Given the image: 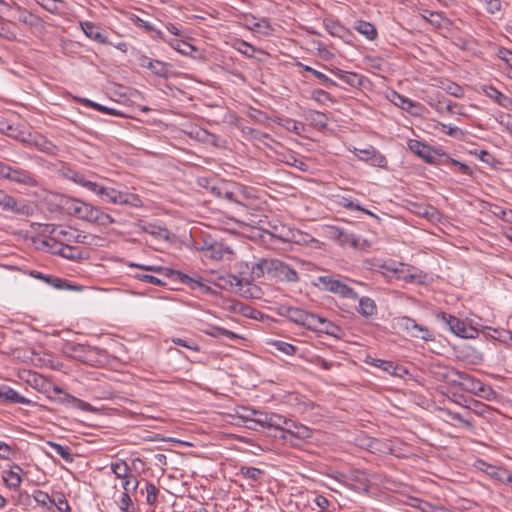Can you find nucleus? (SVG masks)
Returning a JSON list of instances; mask_svg holds the SVG:
<instances>
[{
    "mask_svg": "<svg viewBox=\"0 0 512 512\" xmlns=\"http://www.w3.org/2000/svg\"><path fill=\"white\" fill-rule=\"evenodd\" d=\"M442 377L445 381L452 385L459 386L462 390L476 395L479 390L481 381L469 375L466 372L459 371L455 368L445 367Z\"/></svg>",
    "mask_w": 512,
    "mask_h": 512,
    "instance_id": "obj_3",
    "label": "nucleus"
},
{
    "mask_svg": "<svg viewBox=\"0 0 512 512\" xmlns=\"http://www.w3.org/2000/svg\"><path fill=\"white\" fill-rule=\"evenodd\" d=\"M111 471L117 478H127L130 473V468L124 460L112 462L110 465Z\"/></svg>",
    "mask_w": 512,
    "mask_h": 512,
    "instance_id": "obj_41",
    "label": "nucleus"
},
{
    "mask_svg": "<svg viewBox=\"0 0 512 512\" xmlns=\"http://www.w3.org/2000/svg\"><path fill=\"white\" fill-rule=\"evenodd\" d=\"M278 430L281 432L280 438L293 447L300 446L303 440L312 436V431L307 426L287 418L282 428Z\"/></svg>",
    "mask_w": 512,
    "mask_h": 512,
    "instance_id": "obj_4",
    "label": "nucleus"
},
{
    "mask_svg": "<svg viewBox=\"0 0 512 512\" xmlns=\"http://www.w3.org/2000/svg\"><path fill=\"white\" fill-rule=\"evenodd\" d=\"M240 474L252 481H258L264 474V471L256 467L243 466L240 469Z\"/></svg>",
    "mask_w": 512,
    "mask_h": 512,
    "instance_id": "obj_48",
    "label": "nucleus"
},
{
    "mask_svg": "<svg viewBox=\"0 0 512 512\" xmlns=\"http://www.w3.org/2000/svg\"><path fill=\"white\" fill-rule=\"evenodd\" d=\"M51 234L56 235L62 241L74 242V243H86L87 235L82 232H78L77 230L63 229L60 227H53L50 231Z\"/></svg>",
    "mask_w": 512,
    "mask_h": 512,
    "instance_id": "obj_21",
    "label": "nucleus"
},
{
    "mask_svg": "<svg viewBox=\"0 0 512 512\" xmlns=\"http://www.w3.org/2000/svg\"><path fill=\"white\" fill-rule=\"evenodd\" d=\"M64 242L56 235L49 237L43 241V245L48 251L55 255H60Z\"/></svg>",
    "mask_w": 512,
    "mask_h": 512,
    "instance_id": "obj_42",
    "label": "nucleus"
},
{
    "mask_svg": "<svg viewBox=\"0 0 512 512\" xmlns=\"http://www.w3.org/2000/svg\"><path fill=\"white\" fill-rule=\"evenodd\" d=\"M29 141L27 146L28 147H34L37 150L48 154V155H55L57 152V146L50 140H48L46 137L40 134L32 135L31 133H28Z\"/></svg>",
    "mask_w": 512,
    "mask_h": 512,
    "instance_id": "obj_17",
    "label": "nucleus"
},
{
    "mask_svg": "<svg viewBox=\"0 0 512 512\" xmlns=\"http://www.w3.org/2000/svg\"><path fill=\"white\" fill-rule=\"evenodd\" d=\"M80 28L89 39L100 43L112 45V42L101 32V28L90 21H80Z\"/></svg>",
    "mask_w": 512,
    "mask_h": 512,
    "instance_id": "obj_18",
    "label": "nucleus"
},
{
    "mask_svg": "<svg viewBox=\"0 0 512 512\" xmlns=\"http://www.w3.org/2000/svg\"><path fill=\"white\" fill-rule=\"evenodd\" d=\"M90 223H95L101 226H109L115 222L114 218L102 211L99 207L91 206L89 215L86 220Z\"/></svg>",
    "mask_w": 512,
    "mask_h": 512,
    "instance_id": "obj_24",
    "label": "nucleus"
},
{
    "mask_svg": "<svg viewBox=\"0 0 512 512\" xmlns=\"http://www.w3.org/2000/svg\"><path fill=\"white\" fill-rule=\"evenodd\" d=\"M280 315L309 330H318L317 322L321 321L319 315L309 313L299 307L282 306L280 308Z\"/></svg>",
    "mask_w": 512,
    "mask_h": 512,
    "instance_id": "obj_5",
    "label": "nucleus"
},
{
    "mask_svg": "<svg viewBox=\"0 0 512 512\" xmlns=\"http://www.w3.org/2000/svg\"><path fill=\"white\" fill-rule=\"evenodd\" d=\"M99 197L105 202L120 205L123 196L122 191L116 190L113 187L103 186Z\"/></svg>",
    "mask_w": 512,
    "mask_h": 512,
    "instance_id": "obj_35",
    "label": "nucleus"
},
{
    "mask_svg": "<svg viewBox=\"0 0 512 512\" xmlns=\"http://www.w3.org/2000/svg\"><path fill=\"white\" fill-rule=\"evenodd\" d=\"M21 472L22 468L17 464H14L9 471L4 472L2 479L9 489L16 491L20 487L22 482Z\"/></svg>",
    "mask_w": 512,
    "mask_h": 512,
    "instance_id": "obj_25",
    "label": "nucleus"
},
{
    "mask_svg": "<svg viewBox=\"0 0 512 512\" xmlns=\"http://www.w3.org/2000/svg\"><path fill=\"white\" fill-rule=\"evenodd\" d=\"M205 334L213 338H224L229 341H237L242 337L228 329L216 325H210L205 331Z\"/></svg>",
    "mask_w": 512,
    "mask_h": 512,
    "instance_id": "obj_27",
    "label": "nucleus"
},
{
    "mask_svg": "<svg viewBox=\"0 0 512 512\" xmlns=\"http://www.w3.org/2000/svg\"><path fill=\"white\" fill-rule=\"evenodd\" d=\"M146 501L149 505H155L157 502V496L159 494L158 488L150 482H147L146 484Z\"/></svg>",
    "mask_w": 512,
    "mask_h": 512,
    "instance_id": "obj_55",
    "label": "nucleus"
},
{
    "mask_svg": "<svg viewBox=\"0 0 512 512\" xmlns=\"http://www.w3.org/2000/svg\"><path fill=\"white\" fill-rule=\"evenodd\" d=\"M265 274L279 281L297 282L298 273L285 262L276 258H261L251 266V277L259 279Z\"/></svg>",
    "mask_w": 512,
    "mask_h": 512,
    "instance_id": "obj_1",
    "label": "nucleus"
},
{
    "mask_svg": "<svg viewBox=\"0 0 512 512\" xmlns=\"http://www.w3.org/2000/svg\"><path fill=\"white\" fill-rule=\"evenodd\" d=\"M366 363L374 366V367H377V368H380L382 369L383 371L391 374V369L393 368V361H387V360H382V359H377V358H368L366 360Z\"/></svg>",
    "mask_w": 512,
    "mask_h": 512,
    "instance_id": "obj_51",
    "label": "nucleus"
},
{
    "mask_svg": "<svg viewBox=\"0 0 512 512\" xmlns=\"http://www.w3.org/2000/svg\"><path fill=\"white\" fill-rule=\"evenodd\" d=\"M0 37L8 40V41H15L17 39L16 33L4 23L0 22Z\"/></svg>",
    "mask_w": 512,
    "mask_h": 512,
    "instance_id": "obj_59",
    "label": "nucleus"
},
{
    "mask_svg": "<svg viewBox=\"0 0 512 512\" xmlns=\"http://www.w3.org/2000/svg\"><path fill=\"white\" fill-rule=\"evenodd\" d=\"M254 415L253 423L261 427L274 428L278 430L285 423V417L276 413H268L257 410H251Z\"/></svg>",
    "mask_w": 512,
    "mask_h": 512,
    "instance_id": "obj_14",
    "label": "nucleus"
},
{
    "mask_svg": "<svg viewBox=\"0 0 512 512\" xmlns=\"http://www.w3.org/2000/svg\"><path fill=\"white\" fill-rule=\"evenodd\" d=\"M439 164L440 165L452 164V165L456 166L461 171V173H463L465 175L472 174V170L468 165H466L465 163L459 162L456 159L451 158L447 153L441 154V159H439Z\"/></svg>",
    "mask_w": 512,
    "mask_h": 512,
    "instance_id": "obj_39",
    "label": "nucleus"
},
{
    "mask_svg": "<svg viewBox=\"0 0 512 512\" xmlns=\"http://www.w3.org/2000/svg\"><path fill=\"white\" fill-rule=\"evenodd\" d=\"M171 342L174 343L175 345L185 347L194 352L200 351L199 345L191 339H182V338H178V337H173V338H171Z\"/></svg>",
    "mask_w": 512,
    "mask_h": 512,
    "instance_id": "obj_53",
    "label": "nucleus"
},
{
    "mask_svg": "<svg viewBox=\"0 0 512 512\" xmlns=\"http://www.w3.org/2000/svg\"><path fill=\"white\" fill-rule=\"evenodd\" d=\"M48 446L66 462L72 463L74 461L71 449L68 446H63L55 442H48Z\"/></svg>",
    "mask_w": 512,
    "mask_h": 512,
    "instance_id": "obj_40",
    "label": "nucleus"
},
{
    "mask_svg": "<svg viewBox=\"0 0 512 512\" xmlns=\"http://www.w3.org/2000/svg\"><path fill=\"white\" fill-rule=\"evenodd\" d=\"M132 267H137L145 271H151L165 277H170L177 280V273H181L180 271H176L170 268L162 267V266H150V265H142V264H130Z\"/></svg>",
    "mask_w": 512,
    "mask_h": 512,
    "instance_id": "obj_33",
    "label": "nucleus"
},
{
    "mask_svg": "<svg viewBox=\"0 0 512 512\" xmlns=\"http://www.w3.org/2000/svg\"><path fill=\"white\" fill-rule=\"evenodd\" d=\"M39 4L46 11L55 15L62 14V10L67 6V3L64 0H41Z\"/></svg>",
    "mask_w": 512,
    "mask_h": 512,
    "instance_id": "obj_37",
    "label": "nucleus"
},
{
    "mask_svg": "<svg viewBox=\"0 0 512 512\" xmlns=\"http://www.w3.org/2000/svg\"><path fill=\"white\" fill-rule=\"evenodd\" d=\"M357 299L359 301L358 313L360 315H362L363 317H366V318L376 315L377 306H376L375 301L372 298L363 296L360 298L358 297Z\"/></svg>",
    "mask_w": 512,
    "mask_h": 512,
    "instance_id": "obj_30",
    "label": "nucleus"
},
{
    "mask_svg": "<svg viewBox=\"0 0 512 512\" xmlns=\"http://www.w3.org/2000/svg\"><path fill=\"white\" fill-rule=\"evenodd\" d=\"M9 137L11 138H14L24 144H28V141H29V137H28V134L25 133V132H22V131H18L17 129H14L13 130H9L7 133H6Z\"/></svg>",
    "mask_w": 512,
    "mask_h": 512,
    "instance_id": "obj_63",
    "label": "nucleus"
},
{
    "mask_svg": "<svg viewBox=\"0 0 512 512\" xmlns=\"http://www.w3.org/2000/svg\"><path fill=\"white\" fill-rule=\"evenodd\" d=\"M392 97H393L392 102L396 106L400 107L401 109H403L411 114H417V112L414 111V109L421 107L420 103L414 102L413 100H411L397 92H393Z\"/></svg>",
    "mask_w": 512,
    "mask_h": 512,
    "instance_id": "obj_28",
    "label": "nucleus"
},
{
    "mask_svg": "<svg viewBox=\"0 0 512 512\" xmlns=\"http://www.w3.org/2000/svg\"><path fill=\"white\" fill-rule=\"evenodd\" d=\"M428 104L432 108H434L438 113H441V114H443V113L454 114V113H456V111L454 109L458 107V104L453 103L449 100H446L443 96H442V98H438V99L431 98L428 101Z\"/></svg>",
    "mask_w": 512,
    "mask_h": 512,
    "instance_id": "obj_29",
    "label": "nucleus"
},
{
    "mask_svg": "<svg viewBox=\"0 0 512 512\" xmlns=\"http://www.w3.org/2000/svg\"><path fill=\"white\" fill-rule=\"evenodd\" d=\"M476 396H479L485 400L491 401L494 400L497 396V393L493 390L490 385L484 384L481 382L479 390L476 393Z\"/></svg>",
    "mask_w": 512,
    "mask_h": 512,
    "instance_id": "obj_50",
    "label": "nucleus"
},
{
    "mask_svg": "<svg viewBox=\"0 0 512 512\" xmlns=\"http://www.w3.org/2000/svg\"><path fill=\"white\" fill-rule=\"evenodd\" d=\"M317 281L318 285L326 291L347 299L356 300L358 298V294L351 287L331 276H319Z\"/></svg>",
    "mask_w": 512,
    "mask_h": 512,
    "instance_id": "obj_9",
    "label": "nucleus"
},
{
    "mask_svg": "<svg viewBox=\"0 0 512 512\" xmlns=\"http://www.w3.org/2000/svg\"><path fill=\"white\" fill-rule=\"evenodd\" d=\"M167 42L173 49H175L183 55H189L192 51L195 50V48L192 45L182 40L173 39Z\"/></svg>",
    "mask_w": 512,
    "mask_h": 512,
    "instance_id": "obj_47",
    "label": "nucleus"
},
{
    "mask_svg": "<svg viewBox=\"0 0 512 512\" xmlns=\"http://www.w3.org/2000/svg\"><path fill=\"white\" fill-rule=\"evenodd\" d=\"M270 345L273 346L277 351L289 356L294 355L297 350L294 345L281 340H273L270 342Z\"/></svg>",
    "mask_w": 512,
    "mask_h": 512,
    "instance_id": "obj_45",
    "label": "nucleus"
},
{
    "mask_svg": "<svg viewBox=\"0 0 512 512\" xmlns=\"http://www.w3.org/2000/svg\"><path fill=\"white\" fill-rule=\"evenodd\" d=\"M340 80L351 87H360L363 84V77L355 72L346 71Z\"/></svg>",
    "mask_w": 512,
    "mask_h": 512,
    "instance_id": "obj_46",
    "label": "nucleus"
},
{
    "mask_svg": "<svg viewBox=\"0 0 512 512\" xmlns=\"http://www.w3.org/2000/svg\"><path fill=\"white\" fill-rule=\"evenodd\" d=\"M26 382L38 392L49 396L51 381L46 379L43 375L37 372H29Z\"/></svg>",
    "mask_w": 512,
    "mask_h": 512,
    "instance_id": "obj_22",
    "label": "nucleus"
},
{
    "mask_svg": "<svg viewBox=\"0 0 512 512\" xmlns=\"http://www.w3.org/2000/svg\"><path fill=\"white\" fill-rule=\"evenodd\" d=\"M0 179L9 180L27 187H37L39 182L29 170L0 161Z\"/></svg>",
    "mask_w": 512,
    "mask_h": 512,
    "instance_id": "obj_2",
    "label": "nucleus"
},
{
    "mask_svg": "<svg viewBox=\"0 0 512 512\" xmlns=\"http://www.w3.org/2000/svg\"><path fill=\"white\" fill-rule=\"evenodd\" d=\"M498 57L505 61L510 68H512V52L506 48H500L498 51Z\"/></svg>",
    "mask_w": 512,
    "mask_h": 512,
    "instance_id": "obj_64",
    "label": "nucleus"
},
{
    "mask_svg": "<svg viewBox=\"0 0 512 512\" xmlns=\"http://www.w3.org/2000/svg\"><path fill=\"white\" fill-rule=\"evenodd\" d=\"M437 318L445 323L449 330L454 333L456 336L465 338V339H473L478 336V330L467 326L465 322L453 315L447 314L445 312H440L437 314Z\"/></svg>",
    "mask_w": 512,
    "mask_h": 512,
    "instance_id": "obj_7",
    "label": "nucleus"
},
{
    "mask_svg": "<svg viewBox=\"0 0 512 512\" xmlns=\"http://www.w3.org/2000/svg\"><path fill=\"white\" fill-rule=\"evenodd\" d=\"M331 234L339 245L343 247L349 246L355 249H366L369 246L365 239L341 227H332Z\"/></svg>",
    "mask_w": 512,
    "mask_h": 512,
    "instance_id": "obj_12",
    "label": "nucleus"
},
{
    "mask_svg": "<svg viewBox=\"0 0 512 512\" xmlns=\"http://www.w3.org/2000/svg\"><path fill=\"white\" fill-rule=\"evenodd\" d=\"M177 280L180 283L188 286L192 290L199 289L203 294H214L213 289L210 286L203 283L202 278L200 276L194 278L185 273H177Z\"/></svg>",
    "mask_w": 512,
    "mask_h": 512,
    "instance_id": "obj_20",
    "label": "nucleus"
},
{
    "mask_svg": "<svg viewBox=\"0 0 512 512\" xmlns=\"http://www.w3.org/2000/svg\"><path fill=\"white\" fill-rule=\"evenodd\" d=\"M80 186H82V187L86 188L87 190L93 192L97 196H100L102 188H103V185L88 179L86 175H84V177H83V179H82V181L80 183Z\"/></svg>",
    "mask_w": 512,
    "mask_h": 512,
    "instance_id": "obj_52",
    "label": "nucleus"
},
{
    "mask_svg": "<svg viewBox=\"0 0 512 512\" xmlns=\"http://www.w3.org/2000/svg\"><path fill=\"white\" fill-rule=\"evenodd\" d=\"M319 322H317L318 330L317 332H322L330 336L337 337L338 333L341 331L340 327L336 324L332 323L331 321L323 318L320 316Z\"/></svg>",
    "mask_w": 512,
    "mask_h": 512,
    "instance_id": "obj_38",
    "label": "nucleus"
},
{
    "mask_svg": "<svg viewBox=\"0 0 512 512\" xmlns=\"http://www.w3.org/2000/svg\"><path fill=\"white\" fill-rule=\"evenodd\" d=\"M135 277L140 280V281H143V282H146V283H150V284H153L155 286H163L165 285V282L156 277V276H153V275H149V274H144V273H137L135 274Z\"/></svg>",
    "mask_w": 512,
    "mask_h": 512,
    "instance_id": "obj_57",
    "label": "nucleus"
},
{
    "mask_svg": "<svg viewBox=\"0 0 512 512\" xmlns=\"http://www.w3.org/2000/svg\"><path fill=\"white\" fill-rule=\"evenodd\" d=\"M122 196L120 205H126L134 208H140L143 206V201L137 194L122 191Z\"/></svg>",
    "mask_w": 512,
    "mask_h": 512,
    "instance_id": "obj_43",
    "label": "nucleus"
},
{
    "mask_svg": "<svg viewBox=\"0 0 512 512\" xmlns=\"http://www.w3.org/2000/svg\"><path fill=\"white\" fill-rule=\"evenodd\" d=\"M383 268H385L387 271L393 272L397 280H402L406 283H414L416 281L419 283L423 282L421 280L422 276L416 272H413V267L407 266L403 263H399L397 266L384 264Z\"/></svg>",
    "mask_w": 512,
    "mask_h": 512,
    "instance_id": "obj_15",
    "label": "nucleus"
},
{
    "mask_svg": "<svg viewBox=\"0 0 512 512\" xmlns=\"http://www.w3.org/2000/svg\"><path fill=\"white\" fill-rule=\"evenodd\" d=\"M19 21L31 27L36 26L39 23V19L28 11L21 12Z\"/></svg>",
    "mask_w": 512,
    "mask_h": 512,
    "instance_id": "obj_58",
    "label": "nucleus"
},
{
    "mask_svg": "<svg viewBox=\"0 0 512 512\" xmlns=\"http://www.w3.org/2000/svg\"><path fill=\"white\" fill-rule=\"evenodd\" d=\"M30 275L36 279H40V280L46 282L47 284L53 286L56 289H68V290L74 289V287L72 285L68 284L66 280L61 279L59 277H55L52 275H46V274H43L36 270H32L30 272Z\"/></svg>",
    "mask_w": 512,
    "mask_h": 512,
    "instance_id": "obj_26",
    "label": "nucleus"
},
{
    "mask_svg": "<svg viewBox=\"0 0 512 512\" xmlns=\"http://www.w3.org/2000/svg\"><path fill=\"white\" fill-rule=\"evenodd\" d=\"M3 389L4 390L2 400H5L9 403L22 405H30L32 403L31 400L20 395L16 390L7 385H5Z\"/></svg>",
    "mask_w": 512,
    "mask_h": 512,
    "instance_id": "obj_31",
    "label": "nucleus"
},
{
    "mask_svg": "<svg viewBox=\"0 0 512 512\" xmlns=\"http://www.w3.org/2000/svg\"><path fill=\"white\" fill-rule=\"evenodd\" d=\"M407 146L410 151L414 154L422 158L425 162L429 164H439V159H441V154L445 153L442 150L434 149L428 144L421 142L416 139H410L407 142Z\"/></svg>",
    "mask_w": 512,
    "mask_h": 512,
    "instance_id": "obj_11",
    "label": "nucleus"
},
{
    "mask_svg": "<svg viewBox=\"0 0 512 512\" xmlns=\"http://www.w3.org/2000/svg\"><path fill=\"white\" fill-rule=\"evenodd\" d=\"M64 351L68 356L89 365L98 362L97 357L100 353V350L96 347L73 342L66 343Z\"/></svg>",
    "mask_w": 512,
    "mask_h": 512,
    "instance_id": "obj_6",
    "label": "nucleus"
},
{
    "mask_svg": "<svg viewBox=\"0 0 512 512\" xmlns=\"http://www.w3.org/2000/svg\"><path fill=\"white\" fill-rule=\"evenodd\" d=\"M398 326L401 330L408 333L411 337L428 341H434L435 335L427 327L418 324L414 319L403 316L398 320Z\"/></svg>",
    "mask_w": 512,
    "mask_h": 512,
    "instance_id": "obj_10",
    "label": "nucleus"
},
{
    "mask_svg": "<svg viewBox=\"0 0 512 512\" xmlns=\"http://www.w3.org/2000/svg\"><path fill=\"white\" fill-rule=\"evenodd\" d=\"M224 249L223 246L213 241L207 248L206 256L213 260H221L223 258Z\"/></svg>",
    "mask_w": 512,
    "mask_h": 512,
    "instance_id": "obj_49",
    "label": "nucleus"
},
{
    "mask_svg": "<svg viewBox=\"0 0 512 512\" xmlns=\"http://www.w3.org/2000/svg\"><path fill=\"white\" fill-rule=\"evenodd\" d=\"M122 487L128 493L131 489H137L138 481L133 475L129 474L127 478H122Z\"/></svg>",
    "mask_w": 512,
    "mask_h": 512,
    "instance_id": "obj_62",
    "label": "nucleus"
},
{
    "mask_svg": "<svg viewBox=\"0 0 512 512\" xmlns=\"http://www.w3.org/2000/svg\"><path fill=\"white\" fill-rule=\"evenodd\" d=\"M340 204L344 207V208H347V209H350V210H358V211H363L365 212L366 214H369V215H373L372 212L368 211V210H365L364 208H362L360 206V204L358 202H355L354 200H352L351 198H346V197H343L340 201Z\"/></svg>",
    "mask_w": 512,
    "mask_h": 512,
    "instance_id": "obj_56",
    "label": "nucleus"
},
{
    "mask_svg": "<svg viewBox=\"0 0 512 512\" xmlns=\"http://www.w3.org/2000/svg\"><path fill=\"white\" fill-rule=\"evenodd\" d=\"M81 102L86 106V107H89V108H93L94 110L98 111V112H102V113H105V114H109V115H114V116H118L120 115V112L116 109H113V108H109V107H106L104 105H101L99 103H96L92 100H89V99H83L81 100Z\"/></svg>",
    "mask_w": 512,
    "mask_h": 512,
    "instance_id": "obj_44",
    "label": "nucleus"
},
{
    "mask_svg": "<svg viewBox=\"0 0 512 512\" xmlns=\"http://www.w3.org/2000/svg\"><path fill=\"white\" fill-rule=\"evenodd\" d=\"M84 175H85L84 173L70 169V168L67 169L66 172H64L65 178H67L70 181H73L74 183H76L78 185H80Z\"/></svg>",
    "mask_w": 512,
    "mask_h": 512,
    "instance_id": "obj_61",
    "label": "nucleus"
},
{
    "mask_svg": "<svg viewBox=\"0 0 512 512\" xmlns=\"http://www.w3.org/2000/svg\"><path fill=\"white\" fill-rule=\"evenodd\" d=\"M53 401L57 402L58 404L70 406L85 412H91L94 410L91 404L79 398H76L75 396L71 395L66 391L61 396H55L53 398Z\"/></svg>",
    "mask_w": 512,
    "mask_h": 512,
    "instance_id": "obj_19",
    "label": "nucleus"
},
{
    "mask_svg": "<svg viewBox=\"0 0 512 512\" xmlns=\"http://www.w3.org/2000/svg\"><path fill=\"white\" fill-rule=\"evenodd\" d=\"M354 154L362 161L375 163L377 158L380 159V162H383L385 159L382 155L377 154L376 150L370 146L367 149H354Z\"/></svg>",
    "mask_w": 512,
    "mask_h": 512,
    "instance_id": "obj_34",
    "label": "nucleus"
},
{
    "mask_svg": "<svg viewBox=\"0 0 512 512\" xmlns=\"http://www.w3.org/2000/svg\"><path fill=\"white\" fill-rule=\"evenodd\" d=\"M91 204L86 203L84 201L78 200V199H71L69 202H67V210L68 212L81 219L86 220L87 216L89 215V211L91 208Z\"/></svg>",
    "mask_w": 512,
    "mask_h": 512,
    "instance_id": "obj_23",
    "label": "nucleus"
},
{
    "mask_svg": "<svg viewBox=\"0 0 512 512\" xmlns=\"http://www.w3.org/2000/svg\"><path fill=\"white\" fill-rule=\"evenodd\" d=\"M33 498L37 504L45 507L48 504L54 503V499H52L49 494L42 490H35L33 493Z\"/></svg>",
    "mask_w": 512,
    "mask_h": 512,
    "instance_id": "obj_54",
    "label": "nucleus"
},
{
    "mask_svg": "<svg viewBox=\"0 0 512 512\" xmlns=\"http://www.w3.org/2000/svg\"><path fill=\"white\" fill-rule=\"evenodd\" d=\"M138 65L142 68L149 69L153 74L159 77L168 78V67L170 64L160 61V60H153L145 55H141L138 58Z\"/></svg>",
    "mask_w": 512,
    "mask_h": 512,
    "instance_id": "obj_16",
    "label": "nucleus"
},
{
    "mask_svg": "<svg viewBox=\"0 0 512 512\" xmlns=\"http://www.w3.org/2000/svg\"><path fill=\"white\" fill-rule=\"evenodd\" d=\"M445 91H446L448 94H450V95H452V96H454V97H456V98H461V97H463V96H464V90H463V88H462L460 85H458V84H456V83H453V82H450V83L445 87Z\"/></svg>",
    "mask_w": 512,
    "mask_h": 512,
    "instance_id": "obj_60",
    "label": "nucleus"
},
{
    "mask_svg": "<svg viewBox=\"0 0 512 512\" xmlns=\"http://www.w3.org/2000/svg\"><path fill=\"white\" fill-rule=\"evenodd\" d=\"M354 29L360 34L364 35L368 40H374L377 38V31L373 24L366 21H357Z\"/></svg>",
    "mask_w": 512,
    "mask_h": 512,
    "instance_id": "obj_36",
    "label": "nucleus"
},
{
    "mask_svg": "<svg viewBox=\"0 0 512 512\" xmlns=\"http://www.w3.org/2000/svg\"><path fill=\"white\" fill-rule=\"evenodd\" d=\"M0 210L20 215H28L30 212V206L25 204L24 201L16 200L4 190L0 189Z\"/></svg>",
    "mask_w": 512,
    "mask_h": 512,
    "instance_id": "obj_13",
    "label": "nucleus"
},
{
    "mask_svg": "<svg viewBox=\"0 0 512 512\" xmlns=\"http://www.w3.org/2000/svg\"><path fill=\"white\" fill-rule=\"evenodd\" d=\"M212 192L220 197L223 198L229 202L235 203L237 205L247 207L246 200L249 199V193L247 189L238 184H233L231 187L220 186V187H213Z\"/></svg>",
    "mask_w": 512,
    "mask_h": 512,
    "instance_id": "obj_8",
    "label": "nucleus"
},
{
    "mask_svg": "<svg viewBox=\"0 0 512 512\" xmlns=\"http://www.w3.org/2000/svg\"><path fill=\"white\" fill-rule=\"evenodd\" d=\"M86 253L78 246H71L63 244L60 256L73 261H78L86 258Z\"/></svg>",
    "mask_w": 512,
    "mask_h": 512,
    "instance_id": "obj_32",
    "label": "nucleus"
}]
</instances>
